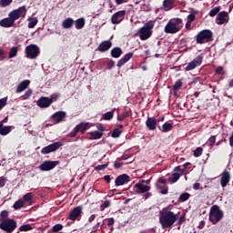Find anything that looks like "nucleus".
<instances>
[{"instance_id":"nucleus-1","label":"nucleus","mask_w":233,"mask_h":233,"mask_svg":"<svg viewBox=\"0 0 233 233\" xmlns=\"http://www.w3.org/2000/svg\"><path fill=\"white\" fill-rule=\"evenodd\" d=\"M26 5H23L18 7L17 9H14L8 14V17L4 18L0 21V26H3V28H12L14 25H15V22L17 19H25L26 17Z\"/></svg>"},{"instance_id":"nucleus-2","label":"nucleus","mask_w":233,"mask_h":233,"mask_svg":"<svg viewBox=\"0 0 233 233\" xmlns=\"http://www.w3.org/2000/svg\"><path fill=\"white\" fill-rule=\"evenodd\" d=\"M177 221V215L170 211L168 208H164L159 211V223L162 228H170Z\"/></svg>"},{"instance_id":"nucleus-3","label":"nucleus","mask_w":233,"mask_h":233,"mask_svg":"<svg viewBox=\"0 0 233 233\" xmlns=\"http://www.w3.org/2000/svg\"><path fill=\"white\" fill-rule=\"evenodd\" d=\"M183 23V19L181 18H173L167 22L164 28V32L166 34H177L179 30H181V25Z\"/></svg>"},{"instance_id":"nucleus-4","label":"nucleus","mask_w":233,"mask_h":233,"mask_svg":"<svg viewBox=\"0 0 233 233\" xmlns=\"http://www.w3.org/2000/svg\"><path fill=\"white\" fill-rule=\"evenodd\" d=\"M154 28V21H148L138 30L139 39L141 41H147L152 36V30Z\"/></svg>"},{"instance_id":"nucleus-5","label":"nucleus","mask_w":233,"mask_h":233,"mask_svg":"<svg viewBox=\"0 0 233 233\" xmlns=\"http://www.w3.org/2000/svg\"><path fill=\"white\" fill-rule=\"evenodd\" d=\"M0 228L6 233H12L17 228V222L12 218H2L0 219Z\"/></svg>"},{"instance_id":"nucleus-6","label":"nucleus","mask_w":233,"mask_h":233,"mask_svg":"<svg viewBox=\"0 0 233 233\" xmlns=\"http://www.w3.org/2000/svg\"><path fill=\"white\" fill-rule=\"evenodd\" d=\"M214 37V34L210 29H204L197 35L196 41L198 45H205V43H210Z\"/></svg>"},{"instance_id":"nucleus-7","label":"nucleus","mask_w":233,"mask_h":233,"mask_svg":"<svg viewBox=\"0 0 233 233\" xmlns=\"http://www.w3.org/2000/svg\"><path fill=\"white\" fill-rule=\"evenodd\" d=\"M221 219H223V211L219 209V207L213 206L209 212V221H211L213 225H216V223H218Z\"/></svg>"},{"instance_id":"nucleus-8","label":"nucleus","mask_w":233,"mask_h":233,"mask_svg":"<svg viewBox=\"0 0 233 233\" xmlns=\"http://www.w3.org/2000/svg\"><path fill=\"white\" fill-rule=\"evenodd\" d=\"M41 53L37 45L31 44L25 47V57L27 59H35Z\"/></svg>"},{"instance_id":"nucleus-9","label":"nucleus","mask_w":233,"mask_h":233,"mask_svg":"<svg viewBox=\"0 0 233 233\" xmlns=\"http://www.w3.org/2000/svg\"><path fill=\"white\" fill-rule=\"evenodd\" d=\"M57 99V97H46V96H42L38 99L37 101V106L40 108H48V106H50V105H52L54 103V101H56Z\"/></svg>"},{"instance_id":"nucleus-10","label":"nucleus","mask_w":233,"mask_h":233,"mask_svg":"<svg viewBox=\"0 0 233 233\" xmlns=\"http://www.w3.org/2000/svg\"><path fill=\"white\" fill-rule=\"evenodd\" d=\"M56 165H59V161H50V160H46L44 161L40 166H39V169L42 172H48L50 170H54V168H56Z\"/></svg>"},{"instance_id":"nucleus-11","label":"nucleus","mask_w":233,"mask_h":233,"mask_svg":"<svg viewBox=\"0 0 233 233\" xmlns=\"http://www.w3.org/2000/svg\"><path fill=\"white\" fill-rule=\"evenodd\" d=\"M201 63H203V56H198L187 65L185 67L186 72H190V70L198 68V66H200Z\"/></svg>"},{"instance_id":"nucleus-12","label":"nucleus","mask_w":233,"mask_h":233,"mask_svg":"<svg viewBox=\"0 0 233 233\" xmlns=\"http://www.w3.org/2000/svg\"><path fill=\"white\" fill-rule=\"evenodd\" d=\"M63 147V143L61 142H55L47 147H45L41 149V154L46 155L50 154V152H56V150H59Z\"/></svg>"},{"instance_id":"nucleus-13","label":"nucleus","mask_w":233,"mask_h":233,"mask_svg":"<svg viewBox=\"0 0 233 233\" xmlns=\"http://www.w3.org/2000/svg\"><path fill=\"white\" fill-rule=\"evenodd\" d=\"M127 14V11L122 10L115 13L111 17V23L112 25H119L125 19V15Z\"/></svg>"},{"instance_id":"nucleus-14","label":"nucleus","mask_w":233,"mask_h":233,"mask_svg":"<svg viewBox=\"0 0 233 233\" xmlns=\"http://www.w3.org/2000/svg\"><path fill=\"white\" fill-rule=\"evenodd\" d=\"M217 25H225L228 23V13L227 11H222L218 13L216 18Z\"/></svg>"},{"instance_id":"nucleus-15","label":"nucleus","mask_w":233,"mask_h":233,"mask_svg":"<svg viewBox=\"0 0 233 233\" xmlns=\"http://www.w3.org/2000/svg\"><path fill=\"white\" fill-rule=\"evenodd\" d=\"M81 214H83V207L78 206L75 208L69 214L70 221H76L77 218H81Z\"/></svg>"},{"instance_id":"nucleus-16","label":"nucleus","mask_w":233,"mask_h":233,"mask_svg":"<svg viewBox=\"0 0 233 233\" xmlns=\"http://www.w3.org/2000/svg\"><path fill=\"white\" fill-rule=\"evenodd\" d=\"M143 183H145V180H142L141 182H138L135 185V188H137L138 194H145L146 192H150V186L145 185Z\"/></svg>"},{"instance_id":"nucleus-17","label":"nucleus","mask_w":233,"mask_h":233,"mask_svg":"<svg viewBox=\"0 0 233 233\" xmlns=\"http://www.w3.org/2000/svg\"><path fill=\"white\" fill-rule=\"evenodd\" d=\"M128 181H130V177L127 174H123L116 178L115 185L116 187H122V185H126Z\"/></svg>"},{"instance_id":"nucleus-18","label":"nucleus","mask_w":233,"mask_h":233,"mask_svg":"<svg viewBox=\"0 0 233 233\" xmlns=\"http://www.w3.org/2000/svg\"><path fill=\"white\" fill-rule=\"evenodd\" d=\"M65 117H66V112L65 111H57L52 115V119L56 125L65 121Z\"/></svg>"},{"instance_id":"nucleus-19","label":"nucleus","mask_w":233,"mask_h":233,"mask_svg":"<svg viewBox=\"0 0 233 233\" xmlns=\"http://www.w3.org/2000/svg\"><path fill=\"white\" fill-rule=\"evenodd\" d=\"M220 185L222 187V188H225V187H227V185H228V183H230V172L228 171H224L221 175H220Z\"/></svg>"},{"instance_id":"nucleus-20","label":"nucleus","mask_w":233,"mask_h":233,"mask_svg":"<svg viewBox=\"0 0 233 233\" xmlns=\"http://www.w3.org/2000/svg\"><path fill=\"white\" fill-rule=\"evenodd\" d=\"M14 128V126H3V122H0V136H8Z\"/></svg>"},{"instance_id":"nucleus-21","label":"nucleus","mask_w":233,"mask_h":233,"mask_svg":"<svg viewBox=\"0 0 233 233\" xmlns=\"http://www.w3.org/2000/svg\"><path fill=\"white\" fill-rule=\"evenodd\" d=\"M146 125L148 130H156L157 127V119H156L155 117H148L146 121Z\"/></svg>"},{"instance_id":"nucleus-22","label":"nucleus","mask_w":233,"mask_h":233,"mask_svg":"<svg viewBox=\"0 0 233 233\" xmlns=\"http://www.w3.org/2000/svg\"><path fill=\"white\" fill-rule=\"evenodd\" d=\"M110 48H112V42L110 40L102 42L98 46L99 52H106Z\"/></svg>"},{"instance_id":"nucleus-23","label":"nucleus","mask_w":233,"mask_h":233,"mask_svg":"<svg viewBox=\"0 0 233 233\" xmlns=\"http://www.w3.org/2000/svg\"><path fill=\"white\" fill-rule=\"evenodd\" d=\"M28 86H30V80L22 81L16 88V94H21V92H25V90H26Z\"/></svg>"},{"instance_id":"nucleus-24","label":"nucleus","mask_w":233,"mask_h":233,"mask_svg":"<svg viewBox=\"0 0 233 233\" xmlns=\"http://www.w3.org/2000/svg\"><path fill=\"white\" fill-rule=\"evenodd\" d=\"M131 57H134V53H127L124 56L123 58H121L117 64H116V66H118V68H121V66H123V65H125L126 63H128V60L131 58Z\"/></svg>"},{"instance_id":"nucleus-25","label":"nucleus","mask_w":233,"mask_h":233,"mask_svg":"<svg viewBox=\"0 0 233 233\" xmlns=\"http://www.w3.org/2000/svg\"><path fill=\"white\" fill-rule=\"evenodd\" d=\"M22 201L25 205H32L34 203V193H26L23 196Z\"/></svg>"},{"instance_id":"nucleus-26","label":"nucleus","mask_w":233,"mask_h":233,"mask_svg":"<svg viewBox=\"0 0 233 233\" xmlns=\"http://www.w3.org/2000/svg\"><path fill=\"white\" fill-rule=\"evenodd\" d=\"M122 55H123V49H121L120 47H114L111 50V56L112 57H115V59H119V57H121Z\"/></svg>"},{"instance_id":"nucleus-27","label":"nucleus","mask_w":233,"mask_h":233,"mask_svg":"<svg viewBox=\"0 0 233 233\" xmlns=\"http://www.w3.org/2000/svg\"><path fill=\"white\" fill-rule=\"evenodd\" d=\"M74 26V19L69 17L63 21L62 27L66 29H70Z\"/></svg>"},{"instance_id":"nucleus-28","label":"nucleus","mask_w":233,"mask_h":233,"mask_svg":"<svg viewBox=\"0 0 233 233\" xmlns=\"http://www.w3.org/2000/svg\"><path fill=\"white\" fill-rule=\"evenodd\" d=\"M76 130L78 132H86V130H88V128H90V124L89 123H80L76 127Z\"/></svg>"},{"instance_id":"nucleus-29","label":"nucleus","mask_w":233,"mask_h":233,"mask_svg":"<svg viewBox=\"0 0 233 233\" xmlns=\"http://www.w3.org/2000/svg\"><path fill=\"white\" fill-rule=\"evenodd\" d=\"M156 187L160 194H163V195L168 194V187H167L166 185H160L159 183H157Z\"/></svg>"},{"instance_id":"nucleus-30","label":"nucleus","mask_w":233,"mask_h":233,"mask_svg":"<svg viewBox=\"0 0 233 233\" xmlns=\"http://www.w3.org/2000/svg\"><path fill=\"white\" fill-rule=\"evenodd\" d=\"M85 18H78L75 22V26L76 30H81L82 28L85 27Z\"/></svg>"},{"instance_id":"nucleus-31","label":"nucleus","mask_w":233,"mask_h":233,"mask_svg":"<svg viewBox=\"0 0 233 233\" xmlns=\"http://www.w3.org/2000/svg\"><path fill=\"white\" fill-rule=\"evenodd\" d=\"M116 111V108H114L112 111L106 112L102 116V119L104 121H110V119L114 118V112Z\"/></svg>"},{"instance_id":"nucleus-32","label":"nucleus","mask_w":233,"mask_h":233,"mask_svg":"<svg viewBox=\"0 0 233 233\" xmlns=\"http://www.w3.org/2000/svg\"><path fill=\"white\" fill-rule=\"evenodd\" d=\"M181 177V175L179 173H174L171 177L168 178V182L170 185H174V183H177V181Z\"/></svg>"},{"instance_id":"nucleus-33","label":"nucleus","mask_w":233,"mask_h":233,"mask_svg":"<svg viewBox=\"0 0 233 233\" xmlns=\"http://www.w3.org/2000/svg\"><path fill=\"white\" fill-rule=\"evenodd\" d=\"M23 207H25V202L22 200V198H20L16 202H15L13 208H15V210H21Z\"/></svg>"},{"instance_id":"nucleus-34","label":"nucleus","mask_w":233,"mask_h":233,"mask_svg":"<svg viewBox=\"0 0 233 233\" xmlns=\"http://www.w3.org/2000/svg\"><path fill=\"white\" fill-rule=\"evenodd\" d=\"M92 139H101L103 137V132L101 131H92L90 132Z\"/></svg>"},{"instance_id":"nucleus-35","label":"nucleus","mask_w":233,"mask_h":233,"mask_svg":"<svg viewBox=\"0 0 233 233\" xmlns=\"http://www.w3.org/2000/svg\"><path fill=\"white\" fill-rule=\"evenodd\" d=\"M28 28H35L37 23H39V20H37V17H33L28 19Z\"/></svg>"},{"instance_id":"nucleus-36","label":"nucleus","mask_w":233,"mask_h":233,"mask_svg":"<svg viewBox=\"0 0 233 233\" xmlns=\"http://www.w3.org/2000/svg\"><path fill=\"white\" fill-rule=\"evenodd\" d=\"M221 10V6H217V7H214L208 14L209 17H216V15H218V14H219Z\"/></svg>"},{"instance_id":"nucleus-37","label":"nucleus","mask_w":233,"mask_h":233,"mask_svg":"<svg viewBox=\"0 0 233 233\" xmlns=\"http://www.w3.org/2000/svg\"><path fill=\"white\" fill-rule=\"evenodd\" d=\"M172 5H174V1L172 0H164L163 6L165 10L168 11L172 8Z\"/></svg>"},{"instance_id":"nucleus-38","label":"nucleus","mask_w":233,"mask_h":233,"mask_svg":"<svg viewBox=\"0 0 233 233\" xmlns=\"http://www.w3.org/2000/svg\"><path fill=\"white\" fill-rule=\"evenodd\" d=\"M17 52H18L17 47L13 46L9 52V59H13V57H15V56H17Z\"/></svg>"},{"instance_id":"nucleus-39","label":"nucleus","mask_w":233,"mask_h":233,"mask_svg":"<svg viewBox=\"0 0 233 233\" xmlns=\"http://www.w3.org/2000/svg\"><path fill=\"white\" fill-rule=\"evenodd\" d=\"M170 130H172V124L166 122L162 126V132H170Z\"/></svg>"},{"instance_id":"nucleus-40","label":"nucleus","mask_w":233,"mask_h":233,"mask_svg":"<svg viewBox=\"0 0 233 233\" xmlns=\"http://www.w3.org/2000/svg\"><path fill=\"white\" fill-rule=\"evenodd\" d=\"M189 198H190L189 193H182L179 196V201H181L182 203H184V201H188Z\"/></svg>"},{"instance_id":"nucleus-41","label":"nucleus","mask_w":233,"mask_h":233,"mask_svg":"<svg viewBox=\"0 0 233 233\" xmlns=\"http://www.w3.org/2000/svg\"><path fill=\"white\" fill-rule=\"evenodd\" d=\"M21 232H27V230H32V226L30 224L23 225L19 228Z\"/></svg>"},{"instance_id":"nucleus-42","label":"nucleus","mask_w":233,"mask_h":233,"mask_svg":"<svg viewBox=\"0 0 233 233\" xmlns=\"http://www.w3.org/2000/svg\"><path fill=\"white\" fill-rule=\"evenodd\" d=\"M182 86H183V82H181V80H177L173 86V90H175V92H177V90H179V88H181Z\"/></svg>"},{"instance_id":"nucleus-43","label":"nucleus","mask_w":233,"mask_h":233,"mask_svg":"<svg viewBox=\"0 0 233 233\" xmlns=\"http://www.w3.org/2000/svg\"><path fill=\"white\" fill-rule=\"evenodd\" d=\"M203 154V147H197L195 150H194V157H201Z\"/></svg>"},{"instance_id":"nucleus-44","label":"nucleus","mask_w":233,"mask_h":233,"mask_svg":"<svg viewBox=\"0 0 233 233\" xmlns=\"http://www.w3.org/2000/svg\"><path fill=\"white\" fill-rule=\"evenodd\" d=\"M130 116V111L123 113V115L117 116V121H123V119H126V117Z\"/></svg>"},{"instance_id":"nucleus-45","label":"nucleus","mask_w":233,"mask_h":233,"mask_svg":"<svg viewBox=\"0 0 233 233\" xmlns=\"http://www.w3.org/2000/svg\"><path fill=\"white\" fill-rule=\"evenodd\" d=\"M7 101H8V97H4V98L0 99V110H3V108H5V106H6Z\"/></svg>"},{"instance_id":"nucleus-46","label":"nucleus","mask_w":233,"mask_h":233,"mask_svg":"<svg viewBox=\"0 0 233 233\" xmlns=\"http://www.w3.org/2000/svg\"><path fill=\"white\" fill-rule=\"evenodd\" d=\"M214 143H216V136L209 137L208 140L207 141L208 147H213Z\"/></svg>"},{"instance_id":"nucleus-47","label":"nucleus","mask_w":233,"mask_h":233,"mask_svg":"<svg viewBox=\"0 0 233 233\" xmlns=\"http://www.w3.org/2000/svg\"><path fill=\"white\" fill-rule=\"evenodd\" d=\"M13 0H0V6H10Z\"/></svg>"},{"instance_id":"nucleus-48","label":"nucleus","mask_w":233,"mask_h":233,"mask_svg":"<svg viewBox=\"0 0 233 233\" xmlns=\"http://www.w3.org/2000/svg\"><path fill=\"white\" fill-rule=\"evenodd\" d=\"M121 136V130H119V128H116L114 129V131L112 132V137H119Z\"/></svg>"},{"instance_id":"nucleus-49","label":"nucleus","mask_w":233,"mask_h":233,"mask_svg":"<svg viewBox=\"0 0 233 233\" xmlns=\"http://www.w3.org/2000/svg\"><path fill=\"white\" fill-rule=\"evenodd\" d=\"M53 232H59V230H63V225L62 224H56L52 228Z\"/></svg>"},{"instance_id":"nucleus-50","label":"nucleus","mask_w":233,"mask_h":233,"mask_svg":"<svg viewBox=\"0 0 233 233\" xmlns=\"http://www.w3.org/2000/svg\"><path fill=\"white\" fill-rule=\"evenodd\" d=\"M6 185V177H0V188H3Z\"/></svg>"},{"instance_id":"nucleus-51","label":"nucleus","mask_w":233,"mask_h":233,"mask_svg":"<svg viewBox=\"0 0 233 233\" xmlns=\"http://www.w3.org/2000/svg\"><path fill=\"white\" fill-rule=\"evenodd\" d=\"M110 205H112V202H110V200H106L102 203L101 207L102 208H108Z\"/></svg>"},{"instance_id":"nucleus-52","label":"nucleus","mask_w":233,"mask_h":233,"mask_svg":"<svg viewBox=\"0 0 233 233\" xmlns=\"http://www.w3.org/2000/svg\"><path fill=\"white\" fill-rule=\"evenodd\" d=\"M108 167V164L98 165L95 167V170H105Z\"/></svg>"},{"instance_id":"nucleus-53","label":"nucleus","mask_w":233,"mask_h":233,"mask_svg":"<svg viewBox=\"0 0 233 233\" xmlns=\"http://www.w3.org/2000/svg\"><path fill=\"white\" fill-rule=\"evenodd\" d=\"M30 96H32V89H28L24 96H22V97H24V99H28V97H30Z\"/></svg>"},{"instance_id":"nucleus-54","label":"nucleus","mask_w":233,"mask_h":233,"mask_svg":"<svg viewBox=\"0 0 233 233\" xmlns=\"http://www.w3.org/2000/svg\"><path fill=\"white\" fill-rule=\"evenodd\" d=\"M196 19V15L190 14L187 15V22L192 23Z\"/></svg>"},{"instance_id":"nucleus-55","label":"nucleus","mask_w":233,"mask_h":233,"mask_svg":"<svg viewBox=\"0 0 233 233\" xmlns=\"http://www.w3.org/2000/svg\"><path fill=\"white\" fill-rule=\"evenodd\" d=\"M77 132H79L76 127L74 128V130L69 134L70 137H76L77 136Z\"/></svg>"},{"instance_id":"nucleus-56","label":"nucleus","mask_w":233,"mask_h":233,"mask_svg":"<svg viewBox=\"0 0 233 233\" xmlns=\"http://www.w3.org/2000/svg\"><path fill=\"white\" fill-rule=\"evenodd\" d=\"M157 183H158V185H167V179L164 178H158Z\"/></svg>"},{"instance_id":"nucleus-57","label":"nucleus","mask_w":233,"mask_h":233,"mask_svg":"<svg viewBox=\"0 0 233 233\" xmlns=\"http://www.w3.org/2000/svg\"><path fill=\"white\" fill-rule=\"evenodd\" d=\"M1 218L2 219H6L8 218V212L7 211H2L1 212Z\"/></svg>"},{"instance_id":"nucleus-58","label":"nucleus","mask_w":233,"mask_h":233,"mask_svg":"<svg viewBox=\"0 0 233 233\" xmlns=\"http://www.w3.org/2000/svg\"><path fill=\"white\" fill-rule=\"evenodd\" d=\"M96 128L100 131V132H105V127H103V124H98L96 126Z\"/></svg>"},{"instance_id":"nucleus-59","label":"nucleus","mask_w":233,"mask_h":233,"mask_svg":"<svg viewBox=\"0 0 233 233\" xmlns=\"http://www.w3.org/2000/svg\"><path fill=\"white\" fill-rule=\"evenodd\" d=\"M193 188H194V190H199V189L201 188V184H199V183H195V184L193 185Z\"/></svg>"},{"instance_id":"nucleus-60","label":"nucleus","mask_w":233,"mask_h":233,"mask_svg":"<svg viewBox=\"0 0 233 233\" xmlns=\"http://www.w3.org/2000/svg\"><path fill=\"white\" fill-rule=\"evenodd\" d=\"M93 230H101V223L97 222L96 226L93 228Z\"/></svg>"},{"instance_id":"nucleus-61","label":"nucleus","mask_w":233,"mask_h":233,"mask_svg":"<svg viewBox=\"0 0 233 233\" xmlns=\"http://www.w3.org/2000/svg\"><path fill=\"white\" fill-rule=\"evenodd\" d=\"M104 179H105V181L107 182V183H110V181H112V178L110 177V175H106V176L104 177Z\"/></svg>"},{"instance_id":"nucleus-62","label":"nucleus","mask_w":233,"mask_h":233,"mask_svg":"<svg viewBox=\"0 0 233 233\" xmlns=\"http://www.w3.org/2000/svg\"><path fill=\"white\" fill-rule=\"evenodd\" d=\"M122 166H123V163L121 162H116L114 164L115 168H121Z\"/></svg>"},{"instance_id":"nucleus-63","label":"nucleus","mask_w":233,"mask_h":233,"mask_svg":"<svg viewBox=\"0 0 233 233\" xmlns=\"http://www.w3.org/2000/svg\"><path fill=\"white\" fill-rule=\"evenodd\" d=\"M107 225H108V227H112V225H114V218H108Z\"/></svg>"},{"instance_id":"nucleus-64","label":"nucleus","mask_w":233,"mask_h":233,"mask_svg":"<svg viewBox=\"0 0 233 233\" xmlns=\"http://www.w3.org/2000/svg\"><path fill=\"white\" fill-rule=\"evenodd\" d=\"M221 72H223V67L219 66L216 69L217 74H221Z\"/></svg>"}]
</instances>
